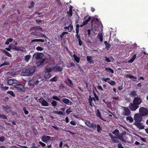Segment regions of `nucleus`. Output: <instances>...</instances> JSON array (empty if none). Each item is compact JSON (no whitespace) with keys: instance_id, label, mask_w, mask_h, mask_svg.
I'll list each match as a JSON object with an SVG mask.
<instances>
[{"instance_id":"obj_55","label":"nucleus","mask_w":148,"mask_h":148,"mask_svg":"<svg viewBox=\"0 0 148 148\" xmlns=\"http://www.w3.org/2000/svg\"><path fill=\"white\" fill-rule=\"evenodd\" d=\"M23 110L24 111V113L26 114H27L29 113V112L26 110L25 107H24L23 108Z\"/></svg>"},{"instance_id":"obj_40","label":"nucleus","mask_w":148,"mask_h":148,"mask_svg":"<svg viewBox=\"0 0 148 148\" xmlns=\"http://www.w3.org/2000/svg\"><path fill=\"white\" fill-rule=\"evenodd\" d=\"M94 101H96L94 97H92L90 96H89V99H88V102H92V100Z\"/></svg>"},{"instance_id":"obj_52","label":"nucleus","mask_w":148,"mask_h":148,"mask_svg":"<svg viewBox=\"0 0 148 148\" xmlns=\"http://www.w3.org/2000/svg\"><path fill=\"white\" fill-rule=\"evenodd\" d=\"M51 104H52V106L54 107H56V106L57 105V103L55 101H53L51 103Z\"/></svg>"},{"instance_id":"obj_1","label":"nucleus","mask_w":148,"mask_h":148,"mask_svg":"<svg viewBox=\"0 0 148 148\" xmlns=\"http://www.w3.org/2000/svg\"><path fill=\"white\" fill-rule=\"evenodd\" d=\"M85 123L89 127L94 130H95L97 127V131L98 133H100L102 129L99 125L98 124L97 125L95 123H91L90 121H87L85 122Z\"/></svg>"},{"instance_id":"obj_41","label":"nucleus","mask_w":148,"mask_h":148,"mask_svg":"<svg viewBox=\"0 0 148 148\" xmlns=\"http://www.w3.org/2000/svg\"><path fill=\"white\" fill-rule=\"evenodd\" d=\"M112 133L116 136H117L119 134V130L116 129Z\"/></svg>"},{"instance_id":"obj_51","label":"nucleus","mask_w":148,"mask_h":148,"mask_svg":"<svg viewBox=\"0 0 148 148\" xmlns=\"http://www.w3.org/2000/svg\"><path fill=\"white\" fill-rule=\"evenodd\" d=\"M0 118H2L3 119H7V117L4 114H0Z\"/></svg>"},{"instance_id":"obj_21","label":"nucleus","mask_w":148,"mask_h":148,"mask_svg":"<svg viewBox=\"0 0 148 148\" xmlns=\"http://www.w3.org/2000/svg\"><path fill=\"white\" fill-rule=\"evenodd\" d=\"M42 100L40 101V102L41 103V105L42 106H48V103L43 99H42Z\"/></svg>"},{"instance_id":"obj_3","label":"nucleus","mask_w":148,"mask_h":148,"mask_svg":"<svg viewBox=\"0 0 148 148\" xmlns=\"http://www.w3.org/2000/svg\"><path fill=\"white\" fill-rule=\"evenodd\" d=\"M14 88H16L19 92H23L25 90V86L23 85L20 84L19 82L17 81V82L15 84Z\"/></svg>"},{"instance_id":"obj_12","label":"nucleus","mask_w":148,"mask_h":148,"mask_svg":"<svg viewBox=\"0 0 148 148\" xmlns=\"http://www.w3.org/2000/svg\"><path fill=\"white\" fill-rule=\"evenodd\" d=\"M40 30L42 32H43L44 30L40 26H33L32 27L30 28V30L31 31H38Z\"/></svg>"},{"instance_id":"obj_25","label":"nucleus","mask_w":148,"mask_h":148,"mask_svg":"<svg viewBox=\"0 0 148 148\" xmlns=\"http://www.w3.org/2000/svg\"><path fill=\"white\" fill-rule=\"evenodd\" d=\"M52 71V69L50 67L45 68V73H49Z\"/></svg>"},{"instance_id":"obj_5","label":"nucleus","mask_w":148,"mask_h":148,"mask_svg":"<svg viewBox=\"0 0 148 148\" xmlns=\"http://www.w3.org/2000/svg\"><path fill=\"white\" fill-rule=\"evenodd\" d=\"M134 119L135 122H140L143 120L142 116L139 114H136L134 116Z\"/></svg>"},{"instance_id":"obj_11","label":"nucleus","mask_w":148,"mask_h":148,"mask_svg":"<svg viewBox=\"0 0 148 148\" xmlns=\"http://www.w3.org/2000/svg\"><path fill=\"white\" fill-rule=\"evenodd\" d=\"M50 139V136L45 135L42 136V137L41 140L42 141L47 144L48 142L49 141V139Z\"/></svg>"},{"instance_id":"obj_46","label":"nucleus","mask_w":148,"mask_h":148,"mask_svg":"<svg viewBox=\"0 0 148 148\" xmlns=\"http://www.w3.org/2000/svg\"><path fill=\"white\" fill-rule=\"evenodd\" d=\"M68 81L70 84V85H69L68 84H67V83H66V84L69 86H71L72 85H73V83L72 81L69 79H67Z\"/></svg>"},{"instance_id":"obj_53","label":"nucleus","mask_w":148,"mask_h":148,"mask_svg":"<svg viewBox=\"0 0 148 148\" xmlns=\"http://www.w3.org/2000/svg\"><path fill=\"white\" fill-rule=\"evenodd\" d=\"M72 110H71V108H69L66 111V112L67 113V114H69L71 112H72Z\"/></svg>"},{"instance_id":"obj_9","label":"nucleus","mask_w":148,"mask_h":148,"mask_svg":"<svg viewBox=\"0 0 148 148\" xmlns=\"http://www.w3.org/2000/svg\"><path fill=\"white\" fill-rule=\"evenodd\" d=\"M44 54L42 53H35L33 55V57H35L36 59L38 60L42 58Z\"/></svg>"},{"instance_id":"obj_45","label":"nucleus","mask_w":148,"mask_h":148,"mask_svg":"<svg viewBox=\"0 0 148 148\" xmlns=\"http://www.w3.org/2000/svg\"><path fill=\"white\" fill-rule=\"evenodd\" d=\"M7 93L8 94H10L11 96H12L13 97H14L15 96V95L14 92L12 91H9L7 92Z\"/></svg>"},{"instance_id":"obj_48","label":"nucleus","mask_w":148,"mask_h":148,"mask_svg":"<svg viewBox=\"0 0 148 148\" xmlns=\"http://www.w3.org/2000/svg\"><path fill=\"white\" fill-rule=\"evenodd\" d=\"M91 19V17L90 16L88 17V19L86 20L85 21H84V22L86 24V25H87L88 24V22H89Z\"/></svg>"},{"instance_id":"obj_19","label":"nucleus","mask_w":148,"mask_h":148,"mask_svg":"<svg viewBox=\"0 0 148 148\" xmlns=\"http://www.w3.org/2000/svg\"><path fill=\"white\" fill-rule=\"evenodd\" d=\"M95 112H96V114L97 117H98L100 119L103 120L104 121H106V120H104L101 117V112L98 109H97V110Z\"/></svg>"},{"instance_id":"obj_32","label":"nucleus","mask_w":148,"mask_h":148,"mask_svg":"<svg viewBox=\"0 0 148 148\" xmlns=\"http://www.w3.org/2000/svg\"><path fill=\"white\" fill-rule=\"evenodd\" d=\"M13 41V39L12 38H9L7 39L6 41L5 42V44L6 45H8L9 44L10 42H12Z\"/></svg>"},{"instance_id":"obj_44","label":"nucleus","mask_w":148,"mask_h":148,"mask_svg":"<svg viewBox=\"0 0 148 148\" xmlns=\"http://www.w3.org/2000/svg\"><path fill=\"white\" fill-rule=\"evenodd\" d=\"M52 98L53 99H54L59 101L60 103H61V102L60 101V99L57 96H53L52 97Z\"/></svg>"},{"instance_id":"obj_14","label":"nucleus","mask_w":148,"mask_h":148,"mask_svg":"<svg viewBox=\"0 0 148 148\" xmlns=\"http://www.w3.org/2000/svg\"><path fill=\"white\" fill-rule=\"evenodd\" d=\"M134 125H136L139 129H144V126L142 123L140 122H135Z\"/></svg>"},{"instance_id":"obj_20","label":"nucleus","mask_w":148,"mask_h":148,"mask_svg":"<svg viewBox=\"0 0 148 148\" xmlns=\"http://www.w3.org/2000/svg\"><path fill=\"white\" fill-rule=\"evenodd\" d=\"M36 78V77H33L32 79L29 80L28 82V84L29 86H34V80Z\"/></svg>"},{"instance_id":"obj_15","label":"nucleus","mask_w":148,"mask_h":148,"mask_svg":"<svg viewBox=\"0 0 148 148\" xmlns=\"http://www.w3.org/2000/svg\"><path fill=\"white\" fill-rule=\"evenodd\" d=\"M53 70L54 72H61L62 71L63 69L62 67H61L60 66H55L53 67Z\"/></svg>"},{"instance_id":"obj_17","label":"nucleus","mask_w":148,"mask_h":148,"mask_svg":"<svg viewBox=\"0 0 148 148\" xmlns=\"http://www.w3.org/2000/svg\"><path fill=\"white\" fill-rule=\"evenodd\" d=\"M40 32L36 31H34L31 33V34L33 35V36L35 38H40Z\"/></svg>"},{"instance_id":"obj_35","label":"nucleus","mask_w":148,"mask_h":148,"mask_svg":"<svg viewBox=\"0 0 148 148\" xmlns=\"http://www.w3.org/2000/svg\"><path fill=\"white\" fill-rule=\"evenodd\" d=\"M108 83L112 86H114L116 84V83L115 81L110 79L109 81H108Z\"/></svg>"},{"instance_id":"obj_47","label":"nucleus","mask_w":148,"mask_h":148,"mask_svg":"<svg viewBox=\"0 0 148 148\" xmlns=\"http://www.w3.org/2000/svg\"><path fill=\"white\" fill-rule=\"evenodd\" d=\"M51 76V75L49 73L46 74L45 76V77L46 79L49 78Z\"/></svg>"},{"instance_id":"obj_30","label":"nucleus","mask_w":148,"mask_h":148,"mask_svg":"<svg viewBox=\"0 0 148 148\" xmlns=\"http://www.w3.org/2000/svg\"><path fill=\"white\" fill-rule=\"evenodd\" d=\"M125 77L127 78H129L130 79L133 78L135 79H136L137 78L136 77H135L133 75H130V74H126L125 75Z\"/></svg>"},{"instance_id":"obj_56","label":"nucleus","mask_w":148,"mask_h":148,"mask_svg":"<svg viewBox=\"0 0 148 148\" xmlns=\"http://www.w3.org/2000/svg\"><path fill=\"white\" fill-rule=\"evenodd\" d=\"M11 108L10 107H8V108H7V109L6 110L5 112L7 113H8L10 112H11Z\"/></svg>"},{"instance_id":"obj_58","label":"nucleus","mask_w":148,"mask_h":148,"mask_svg":"<svg viewBox=\"0 0 148 148\" xmlns=\"http://www.w3.org/2000/svg\"><path fill=\"white\" fill-rule=\"evenodd\" d=\"M9 64L10 63L9 62H4L3 64L1 65V66H2L5 65H9Z\"/></svg>"},{"instance_id":"obj_22","label":"nucleus","mask_w":148,"mask_h":148,"mask_svg":"<svg viewBox=\"0 0 148 148\" xmlns=\"http://www.w3.org/2000/svg\"><path fill=\"white\" fill-rule=\"evenodd\" d=\"M73 26L72 25H69L68 27H64V29H67L69 30V32H71L72 30H73Z\"/></svg>"},{"instance_id":"obj_4","label":"nucleus","mask_w":148,"mask_h":148,"mask_svg":"<svg viewBox=\"0 0 148 148\" xmlns=\"http://www.w3.org/2000/svg\"><path fill=\"white\" fill-rule=\"evenodd\" d=\"M139 114L142 116H145L148 114V109L145 107H142L139 109Z\"/></svg>"},{"instance_id":"obj_27","label":"nucleus","mask_w":148,"mask_h":148,"mask_svg":"<svg viewBox=\"0 0 148 148\" xmlns=\"http://www.w3.org/2000/svg\"><path fill=\"white\" fill-rule=\"evenodd\" d=\"M72 7V6H71L69 8V11L67 12L69 16H72L73 14Z\"/></svg>"},{"instance_id":"obj_18","label":"nucleus","mask_w":148,"mask_h":148,"mask_svg":"<svg viewBox=\"0 0 148 148\" xmlns=\"http://www.w3.org/2000/svg\"><path fill=\"white\" fill-rule=\"evenodd\" d=\"M62 101L64 103L68 105H71L72 104V102L69 99L66 98L63 99Z\"/></svg>"},{"instance_id":"obj_61","label":"nucleus","mask_w":148,"mask_h":148,"mask_svg":"<svg viewBox=\"0 0 148 148\" xmlns=\"http://www.w3.org/2000/svg\"><path fill=\"white\" fill-rule=\"evenodd\" d=\"M8 88H9L8 87L5 86H4L3 87V88H2V89H1V90H3L4 91L6 90H8Z\"/></svg>"},{"instance_id":"obj_2","label":"nucleus","mask_w":148,"mask_h":148,"mask_svg":"<svg viewBox=\"0 0 148 148\" xmlns=\"http://www.w3.org/2000/svg\"><path fill=\"white\" fill-rule=\"evenodd\" d=\"M36 69V67L33 66L28 69H23L21 72V75L23 76H29L32 75Z\"/></svg>"},{"instance_id":"obj_38","label":"nucleus","mask_w":148,"mask_h":148,"mask_svg":"<svg viewBox=\"0 0 148 148\" xmlns=\"http://www.w3.org/2000/svg\"><path fill=\"white\" fill-rule=\"evenodd\" d=\"M58 80V78L57 76H55L53 78H51L50 80V81L51 82H56Z\"/></svg>"},{"instance_id":"obj_24","label":"nucleus","mask_w":148,"mask_h":148,"mask_svg":"<svg viewBox=\"0 0 148 148\" xmlns=\"http://www.w3.org/2000/svg\"><path fill=\"white\" fill-rule=\"evenodd\" d=\"M45 40L42 39H35L32 40L31 41V42L33 43L34 42H44Z\"/></svg>"},{"instance_id":"obj_23","label":"nucleus","mask_w":148,"mask_h":148,"mask_svg":"<svg viewBox=\"0 0 148 148\" xmlns=\"http://www.w3.org/2000/svg\"><path fill=\"white\" fill-rule=\"evenodd\" d=\"M129 95L131 97H135L136 96H137V92L135 90L131 91Z\"/></svg>"},{"instance_id":"obj_28","label":"nucleus","mask_w":148,"mask_h":148,"mask_svg":"<svg viewBox=\"0 0 148 148\" xmlns=\"http://www.w3.org/2000/svg\"><path fill=\"white\" fill-rule=\"evenodd\" d=\"M97 37L99 39L100 42H102L103 41V36L102 33H99L97 36Z\"/></svg>"},{"instance_id":"obj_39","label":"nucleus","mask_w":148,"mask_h":148,"mask_svg":"<svg viewBox=\"0 0 148 148\" xmlns=\"http://www.w3.org/2000/svg\"><path fill=\"white\" fill-rule=\"evenodd\" d=\"M30 57L31 56L29 55H28L25 56V60L27 62L30 59Z\"/></svg>"},{"instance_id":"obj_10","label":"nucleus","mask_w":148,"mask_h":148,"mask_svg":"<svg viewBox=\"0 0 148 148\" xmlns=\"http://www.w3.org/2000/svg\"><path fill=\"white\" fill-rule=\"evenodd\" d=\"M76 28L75 29L76 32V34L75 35V37L78 39V40H81L80 35H79V25L78 24H76Z\"/></svg>"},{"instance_id":"obj_43","label":"nucleus","mask_w":148,"mask_h":148,"mask_svg":"<svg viewBox=\"0 0 148 148\" xmlns=\"http://www.w3.org/2000/svg\"><path fill=\"white\" fill-rule=\"evenodd\" d=\"M105 70L108 71L110 72L111 73H114V71L110 68H106Z\"/></svg>"},{"instance_id":"obj_37","label":"nucleus","mask_w":148,"mask_h":148,"mask_svg":"<svg viewBox=\"0 0 148 148\" xmlns=\"http://www.w3.org/2000/svg\"><path fill=\"white\" fill-rule=\"evenodd\" d=\"M68 34V33L67 32H62L60 36L61 40H62L65 34Z\"/></svg>"},{"instance_id":"obj_57","label":"nucleus","mask_w":148,"mask_h":148,"mask_svg":"<svg viewBox=\"0 0 148 148\" xmlns=\"http://www.w3.org/2000/svg\"><path fill=\"white\" fill-rule=\"evenodd\" d=\"M34 2L33 1H31L30 3L31 5L29 6V8H32L34 6Z\"/></svg>"},{"instance_id":"obj_54","label":"nucleus","mask_w":148,"mask_h":148,"mask_svg":"<svg viewBox=\"0 0 148 148\" xmlns=\"http://www.w3.org/2000/svg\"><path fill=\"white\" fill-rule=\"evenodd\" d=\"M40 37H44L47 39L48 38L47 37L45 34L40 33Z\"/></svg>"},{"instance_id":"obj_34","label":"nucleus","mask_w":148,"mask_h":148,"mask_svg":"<svg viewBox=\"0 0 148 148\" xmlns=\"http://www.w3.org/2000/svg\"><path fill=\"white\" fill-rule=\"evenodd\" d=\"M126 120L127 121H129L130 123H132L133 121V119L131 116H127L126 117Z\"/></svg>"},{"instance_id":"obj_7","label":"nucleus","mask_w":148,"mask_h":148,"mask_svg":"<svg viewBox=\"0 0 148 148\" xmlns=\"http://www.w3.org/2000/svg\"><path fill=\"white\" fill-rule=\"evenodd\" d=\"M123 108L124 111L122 113V115H123L128 116L130 114V111L127 107H123Z\"/></svg>"},{"instance_id":"obj_42","label":"nucleus","mask_w":148,"mask_h":148,"mask_svg":"<svg viewBox=\"0 0 148 148\" xmlns=\"http://www.w3.org/2000/svg\"><path fill=\"white\" fill-rule=\"evenodd\" d=\"M102 80L103 82H108V81H109V80H110V79L108 77L107 78H103L102 79H101Z\"/></svg>"},{"instance_id":"obj_50","label":"nucleus","mask_w":148,"mask_h":148,"mask_svg":"<svg viewBox=\"0 0 148 148\" xmlns=\"http://www.w3.org/2000/svg\"><path fill=\"white\" fill-rule=\"evenodd\" d=\"M36 49L37 51H42L43 50L44 48L40 46H38L36 47Z\"/></svg>"},{"instance_id":"obj_29","label":"nucleus","mask_w":148,"mask_h":148,"mask_svg":"<svg viewBox=\"0 0 148 148\" xmlns=\"http://www.w3.org/2000/svg\"><path fill=\"white\" fill-rule=\"evenodd\" d=\"M136 54H135L133 55V56H132V58L129 60L128 61V62L129 63H132L133 62L134 60L136 58Z\"/></svg>"},{"instance_id":"obj_8","label":"nucleus","mask_w":148,"mask_h":148,"mask_svg":"<svg viewBox=\"0 0 148 148\" xmlns=\"http://www.w3.org/2000/svg\"><path fill=\"white\" fill-rule=\"evenodd\" d=\"M142 101L140 97H137L134 98L133 102L138 105H139L142 102Z\"/></svg>"},{"instance_id":"obj_64","label":"nucleus","mask_w":148,"mask_h":148,"mask_svg":"<svg viewBox=\"0 0 148 148\" xmlns=\"http://www.w3.org/2000/svg\"><path fill=\"white\" fill-rule=\"evenodd\" d=\"M118 147L119 148H125L124 147H123L121 144L119 143L118 145Z\"/></svg>"},{"instance_id":"obj_31","label":"nucleus","mask_w":148,"mask_h":148,"mask_svg":"<svg viewBox=\"0 0 148 148\" xmlns=\"http://www.w3.org/2000/svg\"><path fill=\"white\" fill-rule=\"evenodd\" d=\"M109 136L111 138L112 140V142L113 143H115V140L117 138V137H116L115 136H113L111 133L109 134Z\"/></svg>"},{"instance_id":"obj_16","label":"nucleus","mask_w":148,"mask_h":148,"mask_svg":"<svg viewBox=\"0 0 148 148\" xmlns=\"http://www.w3.org/2000/svg\"><path fill=\"white\" fill-rule=\"evenodd\" d=\"M45 58H42L40 59L39 60L36 62V64H37L38 66H42L44 64V63L45 62Z\"/></svg>"},{"instance_id":"obj_13","label":"nucleus","mask_w":148,"mask_h":148,"mask_svg":"<svg viewBox=\"0 0 148 148\" xmlns=\"http://www.w3.org/2000/svg\"><path fill=\"white\" fill-rule=\"evenodd\" d=\"M17 82V80L13 79H9L7 82V84L8 85H12L13 87L14 86L15 84Z\"/></svg>"},{"instance_id":"obj_33","label":"nucleus","mask_w":148,"mask_h":148,"mask_svg":"<svg viewBox=\"0 0 148 148\" xmlns=\"http://www.w3.org/2000/svg\"><path fill=\"white\" fill-rule=\"evenodd\" d=\"M86 59L87 61L89 62L90 63L93 61L91 56H87Z\"/></svg>"},{"instance_id":"obj_60","label":"nucleus","mask_w":148,"mask_h":148,"mask_svg":"<svg viewBox=\"0 0 148 148\" xmlns=\"http://www.w3.org/2000/svg\"><path fill=\"white\" fill-rule=\"evenodd\" d=\"M111 45L109 43H108V44L106 45V48L108 50L111 47Z\"/></svg>"},{"instance_id":"obj_26","label":"nucleus","mask_w":148,"mask_h":148,"mask_svg":"<svg viewBox=\"0 0 148 148\" xmlns=\"http://www.w3.org/2000/svg\"><path fill=\"white\" fill-rule=\"evenodd\" d=\"M73 56L74 58L75 61L77 63H79L80 60V58L79 57H77V56L75 54L73 55Z\"/></svg>"},{"instance_id":"obj_63","label":"nucleus","mask_w":148,"mask_h":148,"mask_svg":"<svg viewBox=\"0 0 148 148\" xmlns=\"http://www.w3.org/2000/svg\"><path fill=\"white\" fill-rule=\"evenodd\" d=\"M9 99V97H5L3 99V100L4 102H6L8 101Z\"/></svg>"},{"instance_id":"obj_59","label":"nucleus","mask_w":148,"mask_h":148,"mask_svg":"<svg viewBox=\"0 0 148 148\" xmlns=\"http://www.w3.org/2000/svg\"><path fill=\"white\" fill-rule=\"evenodd\" d=\"M39 143L43 147H45L46 146V145L45 143L42 142L41 141H39Z\"/></svg>"},{"instance_id":"obj_6","label":"nucleus","mask_w":148,"mask_h":148,"mask_svg":"<svg viewBox=\"0 0 148 148\" xmlns=\"http://www.w3.org/2000/svg\"><path fill=\"white\" fill-rule=\"evenodd\" d=\"M139 106L134 103H131L129 105V108L131 111H134L138 108Z\"/></svg>"},{"instance_id":"obj_36","label":"nucleus","mask_w":148,"mask_h":148,"mask_svg":"<svg viewBox=\"0 0 148 148\" xmlns=\"http://www.w3.org/2000/svg\"><path fill=\"white\" fill-rule=\"evenodd\" d=\"M2 51L3 53H5V55L8 56L10 57H11V55L10 54L9 52L6 51L5 50H2Z\"/></svg>"},{"instance_id":"obj_62","label":"nucleus","mask_w":148,"mask_h":148,"mask_svg":"<svg viewBox=\"0 0 148 148\" xmlns=\"http://www.w3.org/2000/svg\"><path fill=\"white\" fill-rule=\"evenodd\" d=\"M83 41L81 39L78 40V44L79 46H81L83 44Z\"/></svg>"},{"instance_id":"obj_49","label":"nucleus","mask_w":148,"mask_h":148,"mask_svg":"<svg viewBox=\"0 0 148 148\" xmlns=\"http://www.w3.org/2000/svg\"><path fill=\"white\" fill-rule=\"evenodd\" d=\"M54 113L56 114L60 115H62L63 114V112L61 111H55Z\"/></svg>"}]
</instances>
